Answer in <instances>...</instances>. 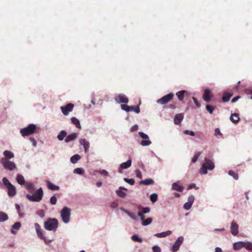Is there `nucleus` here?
<instances>
[{"label":"nucleus","mask_w":252,"mask_h":252,"mask_svg":"<svg viewBox=\"0 0 252 252\" xmlns=\"http://www.w3.org/2000/svg\"><path fill=\"white\" fill-rule=\"evenodd\" d=\"M58 227V221L55 218H49L44 222V227L47 230L56 231Z\"/></svg>","instance_id":"1"},{"label":"nucleus","mask_w":252,"mask_h":252,"mask_svg":"<svg viewBox=\"0 0 252 252\" xmlns=\"http://www.w3.org/2000/svg\"><path fill=\"white\" fill-rule=\"evenodd\" d=\"M43 196V192L41 188L38 189L32 195L29 194H26V197L30 201L32 202H39L41 200Z\"/></svg>","instance_id":"2"},{"label":"nucleus","mask_w":252,"mask_h":252,"mask_svg":"<svg viewBox=\"0 0 252 252\" xmlns=\"http://www.w3.org/2000/svg\"><path fill=\"white\" fill-rule=\"evenodd\" d=\"M214 167V164L212 160L205 159V162L202 164L200 169V173L202 174H206L207 173V170H212Z\"/></svg>","instance_id":"3"},{"label":"nucleus","mask_w":252,"mask_h":252,"mask_svg":"<svg viewBox=\"0 0 252 252\" xmlns=\"http://www.w3.org/2000/svg\"><path fill=\"white\" fill-rule=\"evenodd\" d=\"M2 182L3 184L8 189V195L10 197H13L15 196L16 193L15 187L10 183L9 180L6 177L3 178Z\"/></svg>","instance_id":"4"},{"label":"nucleus","mask_w":252,"mask_h":252,"mask_svg":"<svg viewBox=\"0 0 252 252\" xmlns=\"http://www.w3.org/2000/svg\"><path fill=\"white\" fill-rule=\"evenodd\" d=\"M71 210L67 207H64L61 212V216L63 222L67 223L70 221Z\"/></svg>","instance_id":"5"},{"label":"nucleus","mask_w":252,"mask_h":252,"mask_svg":"<svg viewBox=\"0 0 252 252\" xmlns=\"http://www.w3.org/2000/svg\"><path fill=\"white\" fill-rule=\"evenodd\" d=\"M0 163L5 169L10 171L14 170L16 167V164L14 162L5 158H2L1 159Z\"/></svg>","instance_id":"6"},{"label":"nucleus","mask_w":252,"mask_h":252,"mask_svg":"<svg viewBox=\"0 0 252 252\" xmlns=\"http://www.w3.org/2000/svg\"><path fill=\"white\" fill-rule=\"evenodd\" d=\"M36 126L35 125L31 124L27 127L21 129L20 133L24 137L30 135L34 133L35 131Z\"/></svg>","instance_id":"7"},{"label":"nucleus","mask_w":252,"mask_h":252,"mask_svg":"<svg viewBox=\"0 0 252 252\" xmlns=\"http://www.w3.org/2000/svg\"><path fill=\"white\" fill-rule=\"evenodd\" d=\"M243 248H245L248 250H252V244L251 242L240 241L233 244V249L235 250H240Z\"/></svg>","instance_id":"8"},{"label":"nucleus","mask_w":252,"mask_h":252,"mask_svg":"<svg viewBox=\"0 0 252 252\" xmlns=\"http://www.w3.org/2000/svg\"><path fill=\"white\" fill-rule=\"evenodd\" d=\"M174 94L170 93L167 95L162 96L161 98L157 100V102L158 104L162 105L166 104L170 101L174 97Z\"/></svg>","instance_id":"9"},{"label":"nucleus","mask_w":252,"mask_h":252,"mask_svg":"<svg viewBox=\"0 0 252 252\" xmlns=\"http://www.w3.org/2000/svg\"><path fill=\"white\" fill-rule=\"evenodd\" d=\"M115 101L119 103H125L126 104L128 102V99L127 96L122 94H118L115 95Z\"/></svg>","instance_id":"10"},{"label":"nucleus","mask_w":252,"mask_h":252,"mask_svg":"<svg viewBox=\"0 0 252 252\" xmlns=\"http://www.w3.org/2000/svg\"><path fill=\"white\" fill-rule=\"evenodd\" d=\"M138 134L142 139H145V140H142L141 142V145H142L143 146H146L150 145L151 144V141L149 140H148L149 139V137L146 134H145L142 132H139L138 133Z\"/></svg>","instance_id":"11"},{"label":"nucleus","mask_w":252,"mask_h":252,"mask_svg":"<svg viewBox=\"0 0 252 252\" xmlns=\"http://www.w3.org/2000/svg\"><path fill=\"white\" fill-rule=\"evenodd\" d=\"M74 107V105L72 103H68L64 106H62L61 109L64 115L67 116L69 112H71Z\"/></svg>","instance_id":"12"},{"label":"nucleus","mask_w":252,"mask_h":252,"mask_svg":"<svg viewBox=\"0 0 252 252\" xmlns=\"http://www.w3.org/2000/svg\"><path fill=\"white\" fill-rule=\"evenodd\" d=\"M231 233L234 236H236L238 233V225L235 221H233L231 222Z\"/></svg>","instance_id":"13"},{"label":"nucleus","mask_w":252,"mask_h":252,"mask_svg":"<svg viewBox=\"0 0 252 252\" xmlns=\"http://www.w3.org/2000/svg\"><path fill=\"white\" fill-rule=\"evenodd\" d=\"M212 96V94H211L210 90L208 89H205L203 95V99L206 102H210Z\"/></svg>","instance_id":"14"},{"label":"nucleus","mask_w":252,"mask_h":252,"mask_svg":"<svg viewBox=\"0 0 252 252\" xmlns=\"http://www.w3.org/2000/svg\"><path fill=\"white\" fill-rule=\"evenodd\" d=\"M131 165V160L129 159L126 162H123L121 164L119 168V172H121L122 169H126L129 167Z\"/></svg>","instance_id":"15"},{"label":"nucleus","mask_w":252,"mask_h":252,"mask_svg":"<svg viewBox=\"0 0 252 252\" xmlns=\"http://www.w3.org/2000/svg\"><path fill=\"white\" fill-rule=\"evenodd\" d=\"M79 142L80 144L83 146L85 152L87 153L90 147L89 142L85 139H81Z\"/></svg>","instance_id":"16"},{"label":"nucleus","mask_w":252,"mask_h":252,"mask_svg":"<svg viewBox=\"0 0 252 252\" xmlns=\"http://www.w3.org/2000/svg\"><path fill=\"white\" fill-rule=\"evenodd\" d=\"M184 115L182 113L177 114L174 119V124L176 125H180L183 120Z\"/></svg>","instance_id":"17"},{"label":"nucleus","mask_w":252,"mask_h":252,"mask_svg":"<svg viewBox=\"0 0 252 252\" xmlns=\"http://www.w3.org/2000/svg\"><path fill=\"white\" fill-rule=\"evenodd\" d=\"M176 95L178 97V99L180 101H183L184 98V96L188 94V92L186 91H180L176 93Z\"/></svg>","instance_id":"18"},{"label":"nucleus","mask_w":252,"mask_h":252,"mask_svg":"<svg viewBox=\"0 0 252 252\" xmlns=\"http://www.w3.org/2000/svg\"><path fill=\"white\" fill-rule=\"evenodd\" d=\"M35 227L36 233L37 234L38 236L40 239H43V240H44L45 241V237L44 236L43 234H42V233L41 231V229H40V225L38 224H37V223H35Z\"/></svg>","instance_id":"19"},{"label":"nucleus","mask_w":252,"mask_h":252,"mask_svg":"<svg viewBox=\"0 0 252 252\" xmlns=\"http://www.w3.org/2000/svg\"><path fill=\"white\" fill-rule=\"evenodd\" d=\"M47 186L49 189L51 190H58L60 187L52 183L50 181H47Z\"/></svg>","instance_id":"20"},{"label":"nucleus","mask_w":252,"mask_h":252,"mask_svg":"<svg viewBox=\"0 0 252 252\" xmlns=\"http://www.w3.org/2000/svg\"><path fill=\"white\" fill-rule=\"evenodd\" d=\"M122 189L126 190V188L123 187H120L119 189L117 190L116 192L118 196L120 197L124 198L126 196V193L122 191Z\"/></svg>","instance_id":"21"},{"label":"nucleus","mask_w":252,"mask_h":252,"mask_svg":"<svg viewBox=\"0 0 252 252\" xmlns=\"http://www.w3.org/2000/svg\"><path fill=\"white\" fill-rule=\"evenodd\" d=\"M77 137V134L76 133H73L71 134L68 135L64 139V141L66 143H68L71 141H72L76 139Z\"/></svg>","instance_id":"22"},{"label":"nucleus","mask_w":252,"mask_h":252,"mask_svg":"<svg viewBox=\"0 0 252 252\" xmlns=\"http://www.w3.org/2000/svg\"><path fill=\"white\" fill-rule=\"evenodd\" d=\"M171 234V231L170 230H168V231H167L165 232L157 233L155 235V236L157 237H159V238L166 237L168 236H169Z\"/></svg>","instance_id":"23"},{"label":"nucleus","mask_w":252,"mask_h":252,"mask_svg":"<svg viewBox=\"0 0 252 252\" xmlns=\"http://www.w3.org/2000/svg\"><path fill=\"white\" fill-rule=\"evenodd\" d=\"M172 189H174L175 190L180 191V192H182L184 189L183 187L179 185L177 183H174L173 184Z\"/></svg>","instance_id":"24"},{"label":"nucleus","mask_w":252,"mask_h":252,"mask_svg":"<svg viewBox=\"0 0 252 252\" xmlns=\"http://www.w3.org/2000/svg\"><path fill=\"white\" fill-rule=\"evenodd\" d=\"M3 155L4 156V158H6L7 159H8L13 158L14 157V154L12 152L8 150H6L4 151Z\"/></svg>","instance_id":"25"},{"label":"nucleus","mask_w":252,"mask_h":252,"mask_svg":"<svg viewBox=\"0 0 252 252\" xmlns=\"http://www.w3.org/2000/svg\"><path fill=\"white\" fill-rule=\"evenodd\" d=\"M25 187L30 192H32L35 190L34 186L32 183H26L25 184Z\"/></svg>","instance_id":"26"},{"label":"nucleus","mask_w":252,"mask_h":252,"mask_svg":"<svg viewBox=\"0 0 252 252\" xmlns=\"http://www.w3.org/2000/svg\"><path fill=\"white\" fill-rule=\"evenodd\" d=\"M154 180L152 179L149 178V179H145L144 180L141 181L140 182V184L147 186V185H152L154 184Z\"/></svg>","instance_id":"27"},{"label":"nucleus","mask_w":252,"mask_h":252,"mask_svg":"<svg viewBox=\"0 0 252 252\" xmlns=\"http://www.w3.org/2000/svg\"><path fill=\"white\" fill-rule=\"evenodd\" d=\"M230 119L234 123H237L240 120L238 115L236 113L232 114L230 116Z\"/></svg>","instance_id":"28"},{"label":"nucleus","mask_w":252,"mask_h":252,"mask_svg":"<svg viewBox=\"0 0 252 252\" xmlns=\"http://www.w3.org/2000/svg\"><path fill=\"white\" fill-rule=\"evenodd\" d=\"M16 180L18 184L20 185H23L26 183H25V180L24 177L21 175H18L16 178Z\"/></svg>","instance_id":"29"},{"label":"nucleus","mask_w":252,"mask_h":252,"mask_svg":"<svg viewBox=\"0 0 252 252\" xmlns=\"http://www.w3.org/2000/svg\"><path fill=\"white\" fill-rule=\"evenodd\" d=\"M81 157L79 155H74L70 158V161L72 163H76L80 159Z\"/></svg>","instance_id":"30"},{"label":"nucleus","mask_w":252,"mask_h":252,"mask_svg":"<svg viewBox=\"0 0 252 252\" xmlns=\"http://www.w3.org/2000/svg\"><path fill=\"white\" fill-rule=\"evenodd\" d=\"M67 132L65 130H62L58 135V138L59 140H63L66 137Z\"/></svg>","instance_id":"31"},{"label":"nucleus","mask_w":252,"mask_h":252,"mask_svg":"<svg viewBox=\"0 0 252 252\" xmlns=\"http://www.w3.org/2000/svg\"><path fill=\"white\" fill-rule=\"evenodd\" d=\"M71 121L73 125H74L76 126V127H77V128L81 127V125H80V122L77 118H76L75 117H72L71 119Z\"/></svg>","instance_id":"32"},{"label":"nucleus","mask_w":252,"mask_h":252,"mask_svg":"<svg viewBox=\"0 0 252 252\" xmlns=\"http://www.w3.org/2000/svg\"><path fill=\"white\" fill-rule=\"evenodd\" d=\"M232 94L230 93H224L223 95L222 100L223 102H227L229 100Z\"/></svg>","instance_id":"33"},{"label":"nucleus","mask_w":252,"mask_h":252,"mask_svg":"<svg viewBox=\"0 0 252 252\" xmlns=\"http://www.w3.org/2000/svg\"><path fill=\"white\" fill-rule=\"evenodd\" d=\"M21 223L19 222H15L13 225H12V229H11V232L13 234H15L16 232L14 231L13 229H15L17 230H18L20 227H21Z\"/></svg>","instance_id":"34"},{"label":"nucleus","mask_w":252,"mask_h":252,"mask_svg":"<svg viewBox=\"0 0 252 252\" xmlns=\"http://www.w3.org/2000/svg\"><path fill=\"white\" fill-rule=\"evenodd\" d=\"M8 216L5 213L0 212V221L3 222L8 220Z\"/></svg>","instance_id":"35"},{"label":"nucleus","mask_w":252,"mask_h":252,"mask_svg":"<svg viewBox=\"0 0 252 252\" xmlns=\"http://www.w3.org/2000/svg\"><path fill=\"white\" fill-rule=\"evenodd\" d=\"M153 221V219L151 217L147 218L142 221V224L143 225L146 226L150 224Z\"/></svg>","instance_id":"36"},{"label":"nucleus","mask_w":252,"mask_h":252,"mask_svg":"<svg viewBox=\"0 0 252 252\" xmlns=\"http://www.w3.org/2000/svg\"><path fill=\"white\" fill-rule=\"evenodd\" d=\"M158 194L157 193H153L150 195V200L153 203H155L158 200Z\"/></svg>","instance_id":"37"},{"label":"nucleus","mask_w":252,"mask_h":252,"mask_svg":"<svg viewBox=\"0 0 252 252\" xmlns=\"http://www.w3.org/2000/svg\"><path fill=\"white\" fill-rule=\"evenodd\" d=\"M131 107H129L128 105L126 104H122L121 105V109L123 110H125L126 112L131 111Z\"/></svg>","instance_id":"38"},{"label":"nucleus","mask_w":252,"mask_h":252,"mask_svg":"<svg viewBox=\"0 0 252 252\" xmlns=\"http://www.w3.org/2000/svg\"><path fill=\"white\" fill-rule=\"evenodd\" d=\"M181 246V244L175 242L172 247V251L174 252H177Z\"/></svg>","instance_id":"39"},{"label":"nucleus","mask_w":252,"mask_h":252,"mask_svg":"<svg viewBox=\"0 0 252 252\" xmlns=\"http://www.w3.org/2000/svg\"><path fill=\"white\" fill-rule=\"evenodd\" d=\"M131 239L135 242H138L139 243H141L142 242V239L139 238L137 235H134L132 236Z\"/></svg>","instance_id":"40"},{"label":"nucleus","mask_w":252,"mask_h":252,"mask_svg":"<svg viewBox=\"0 0 252 252\" xmlns=\"http://www.w3.org/2000/svg\"><path fill=\"white\" fill-rule=\"evenodd\" d=\"M206 108L210 114H212V113H213V112L215 109V107H214L211 105H207L206 106Z\"/></svg>","instance_id":"41"},{"label":"nucleus","mask_w":252,"mask_h":252,"mask_svg":"<svg viewBox=\"0 0 252 252\" xmlns=\"http://www.w3.org/2000/svg\"><path fill=\"white\" fill-rule=\"evenodd\" d=\"M74 172L78 174H83L84 173V170L82 168H77L74 169Z\"/></svg>","instance_id":"42"},{"label":"nucleus","mask_w":252,"mask_h":252,"mask_svg":"<svg viewBox=\"0 0 252 252\" xmlns=\"http://www.w3.org/2000/svg\"><path fill=\"white\" fill-rule=\"evenodd\" d=\"M228 174H229V175L233 176V177L235 180H238V174L235 173L234 171H233L232 170H229V172H228Z\"/></svg>","instance_id":"43"},{"label":"nucleus","mask_w":252,"mask_h":252,"mask_svg":"<svg viewBox=\"0 0 252 252\" xmlns=\"http://www.w3.org/2000/svg\"><path fill=\"white\" fill-rule=\"evenodd\" d=\"M125 212L128 215V216L129 217H130L131 218L133 219V220H136V217L135 216V215L133 213H131L128 211H127V210H125Z\"/></svg>","instance_id":"44"},{"label":"nucleus","mask_w":252,"mask_h":252,"mask_svg":"<svg viewBox=\"0 0 252 252\" xmlns=\"http://www.w3.org/2000/svg\"><path fill=\"white\" fill-rule=\"evenodd\" d=\"M124 181L130 185H133L135 183V181L133 179L124 178Z\"/></svg>","instance_id":"45"},{"label":"nucleus","mask_w":252,"mask_h":252,"mask_svg":"<svg viewBox=\"0 0 252 252\" xmlns=\"http://www.w3.org/2000/svg\"><path fill=\"white\" fill-rule=\"evenodd\" d=\"M129 107H131V111H133L136 113H139L140 112V108L138 106H129Z\"/></svg>","instance_id":"46"},{"label":"nucleus","mask_w":252,"mask_h":252,"mask_svg":"<svg viewBox=\"0 0 252 252\" xmlns=\"http://www.w3.org/2000/svg\"><path fill=\"white\" fill-rule=\"evenodd\" d=\"M139 209L141 208L143 213L144 214L148 213L150 211V208L149 207H142L140 206L139 207Z\"/></svg>","instance_id":"47"},{"label":"nucleus","mask_w":252,"mask_h":252,"mask_svg":"<svg viewBox=\"0 0 252 252\" xmlns=\"http://www.w3.org/2000/svg\"><path fill=\"white\" fill-rule=\"evenodd\" d=\"M57 199L55 196H52L50 198V202L52 205H55L57 203Z\"/></svg>","instance_id":"48"},{"label":"nucleus","mask_w":252,"mask_h":252,"mask_svg":"<svg viewBox=\"0 0 252 252\" xmlns=\"http://www.w3.org/2000/svg\"><path fill=\"white\" fill-rule=\"evenodd\" d=\"M200 156V153L198 152V153H196L194 156V157H193V158L192 159V162L195 163L197 161V160L198 159V158Z\"/></svg>","instance_id":"49"},{"label":"nucleus","mask_w":252,"mask_h":252,"mask_svg":"<svg viewBox=\"0 0 252 252\" xmlns=\"http://www.w3.org/2000/svg\"><path fill=\"white\" fill-rule=\"evenodd\" d=\"M191 206H192V204H191L188 202H186L184 205V208L185 210H189L190 209V208L191 207Z\"/></svg>","instance_id":"50"},{"label":"nucleus","mask_w":252,"mask_h":252,"mask_svg":"<svg viewBox=\"0 0 252 252\" xmlns=\"http://www.w3.org/2000/svg\"><path fill=\"white\" fill-rule=\"evenodd\" d=\"M97 172L105 176H107L108 175V172L105 170H98Z\"/></svg>","instance_id":"51"},{"label":"nucleus","mask_w":252,"mask_h":252,"mask_svg":"<svg viewBox=\"0 0 252 252\" xmlns=\"http://www.w3.org/2000/svg\"><path fill=\"white\" fill-rule=\"evenodd\" d=\"M184 133L185 134L190 135L191 136H194L195 135V133L193 131L189 130H185L184 131Z\"/></svg>","instance_id":"52"},{"label":"nucleus","mask_w":252,"mask_h":252,"mask_svg":"<svg viewBox=\"0 0 252 252\" xmlns=\"http://www.w3.org/2000/svg\"><path fill=\"white\" fill-rule=\"evenodd\" d=\"M194 200V197L193 195H190L188 197V203L192 205Z\"/></svg>","instance_id":"53"},{"label":"nucleus","mask_w":252,"mask_h":252,"mask_svg":"<svg viewBox=\"0 0 252 252\" xmlns=\"http://www.w3.org/2000/svg\"><path fill=\"white\" fill-rule=\"evenodd\" d=\"M153 252H161L160 249L157 246H155L153 247Z\"/></svg>","instance_id":"54"},{"label":"nucleus","mask_w":252,"mask_h":252,"mask_svg":"<svg viewBox=\"0 0 252 252\" xmlns=\"http://www.w3.org/2000/svg\"><path fill=\"white\" fill-rule=\"evenodd\" d=\"M192 99H193L194 103L196 105V106L198 107H199L200 106V103L198 102L197 99L194 97H192Z\"/></svg>","instance_id":"55"},{"label":"nucleus","mask_w":252,"mask_h":252,"mask_svg":"<svg viewBox=\"0 0 252 252\" xmlns=\"http://www.w3.org/2000/svg\"><path fill=\"white\" fill-rule=\"evenodd\" d=\"M184 240V238L183 237H179L178 238L177 241H176V242L178 243H179L181 245V244L182 243L183 241Z\"/></svg>","instance_id":"56"},{"label":"nucleus","mask_w":252,"mask_h":252,"mask_svg":"<svg viewBox=\"0 0 252 252\" xmlns=\"http://www.w3.org/2000/svg\"><path fill=\"white\" fill-rule=\"evenodd\" d=\"M215 134L216 135H222V134L220 132V129L219 128H217L215 129Z\"/></svg>","instance_id":"57"},{"label":"nucleus","mask_w":252,"mask_h":252,"mask_svg":"<svg viewBox=\"0 0 252 252\" xmlns=\"http://www.w3.org/2000/svg\"><path fill=\"white\" fill-rule=\"evenodd\" d=\"M136 176L139 178H142V174L141 173V172L139 170H137L136 171Z\"/></svg>","instance_id":"58"},{"label":"nucleus","mask_w":252,"mask_h":252,"mask_svg":"<svg viewBox=\"0 0 252 252\" xmlns=\"http://www.w3.org/2000/svg\"><path fill=\"white\" fill-rule=\"evenodd\" d=\"M15 207H16V209L17 210V211H18V212L19 213V216H21V217H23V216L20 213V206L18 204H16Z\"/></svg>","instance_id":"59"},{"label":"nucleus","mask_w":252,"mask_h":252,"mask_svg":"<svg viewBox=\"0 0 252 252\" xmlns=\"http://www.w3.org/2000/svg\"><path fill=\"white\" fill-rule=\"evenodd\" d=\"M110 206L113 208H116L118 206V203L117 202H113L111 204Z\"/></svg>","instance_id":"60"},{"label":"nucleus","mask_w":252,"mask_h":252,"mask_svg":"<svg viewBox=\"0 0 252 252\" xmlns=\"http://www.w3.org/2000/svg\"><path fill=\"white\" fill-rule=\"evenodd\" d=\"M30 140L32 143V144L34 146L36 145V141L33 138H30Z\"/></svg>","instance_id":"61"},{"label":"nucleus","mask_w":252,"mask_h":252,"mask_svg":"<svg viewBox=\"0 0 252 252\" xmlns=\"http://www.w3.org/2000/svg\"><path fill=\"white\" fill-rule=\"evenodd\" d=\"M196 185L195 184H191L190 185H189L188 187V189H191L192 188H194L195 187Z\"/></svg>","instance_id":"62"},{"label":"nucleus","mask_w":252,"mask_h":252,"mask_svg":"<svg viewBox=\"0 0 252 252\" xmlns=\"http://www.w3.org/2000/svg\"><path fill=\"white\" fill-rule=\"evenodd\" d=\"M240 97L239 96H236L235 97H234L232 100H231V102H236V101H237L238 100V99L240 98Z\"/></svg>","instance_id":"63"},{"label":"nucleus","mask_w":252,"mask_h":252,"mask_svg":"<svg viewBox=\"0 0 252 252\" xmlns=\"http://www.w3.org/2000/svg\"><path fill=\"white\" fill-rule=\"evenodd\" d=\"M215 252H222L220 248L217 247L216 248Z\"/></svg>","instance_id":"64"}]
</instances>
